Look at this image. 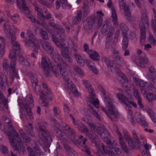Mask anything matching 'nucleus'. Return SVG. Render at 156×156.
Returning a JSON list of instances; mask_svg holds the SVG:
<instances>
[{"mask_svg":"<svg viewBox=\"0 0 156 156\" xmlns=\"http://www.w3.org/2000/svg\"><path fill=\"white\" fill-rule=\"evenodd\" d=\"M52 121L55 124L51 127L53 133L63 140L66 138V136L70 138L71 136H74L76 132L66 123L62 122L60 124L56 123V120L53 119Z\"/></svg>","mask_w":156,"mask_h":156,"instance_id":"1","label":"nucleus"},{"mask_svg":"<svg viewBox=\"0 0 156 156\" xmlns=\"http://www.w3.org/2000/svg\"><path fill=\"white\" fill-rule=\"evenodd\" d=\"M90 138L92 142L95 144V146L97 148V154L98 156H104V154L102 151V148L104 153L105 154H108L109 156H116L115 154L113 153V150L116 153H118L119 151V148L114 146L111 142L108 145V147L105 148L103 144H100L99 139L97 136H95L94 138Z\"/></svg>","mask_w":156,"mask_h":156,"instance_id":"2","label":"nucleus"},{"mask_svg":"<svg viewBox=\"0 0 156 156\" xmlns=\"http://www.w3.org/2000/svg\"><path fill=\"white\" fill-rule=\"evenodd\" d=\"M3 119L5 122L8 128L12 130V132L9 131L7 133V135L9 137L10 143L11 146L14 148L15 150H18L19 146L22 143V140L20 137L17 132L14 129L12 124L11 120L8 118H4Z\"/></svg>","mask_w":156,"mask_h":156,"instance_id":"3","label":"nucleus"},{"mask_svg":"<svg viewBox=\"0 0 156 156\" xmlns=\"http://www.w3.org/2000/svg\"><path fill=\"white\" fill-rule=\"evenodd\" d=\"M11 37V41L12 45V48L9 54V57L12 59L14 60L15 62H12L11 63V66L13 70H15V65L16 62V53H18L20 49V45L19 43L16 41V37L15 35L11 34L9 35Z\"/></svg>","mask_w":156,"mask_h":156,"instance_id":"4","label":"nucleus"},{"mask_svg":"<svg viewBox=\"0 0 156 156\" xmlns=\"http://www.w3.org/2000/svg\"><path fill=\"white\" fill-rule=\"evenodd\" d=\"M58 35L55 36L54 35H52V40L57 46L62 49L61 55L66 61L69 64H71L73 62L72 58L63 51L64 50L67 51L68 50V48L64 47L62 45V43L64 41V39L62 38H59L58 37Z\"/></svg>","mask_w":156,"mask_h":156,"instance_id":"5","label":"nucleus"},{"mask_svg":"<svg viewBox=\"0 0 156 156\" xmlns=\"http://www.w3.org/2000/svg\"><path fill=\"white\" fill-rule=\"evenodd\" d=\"M27 35L29 38V40L25 41V45L27 47H30L32 51L38 52V49L40 48L39 43L38 40L33 35L32 32L28 30L27 31Z\"/></svg>","mask_w":156,"mask_h":156,"instance_id":"6","label":"nucleus"},{"mask_svg":"<svg viewBox=\"0 0 156 156\" xmlns=\"http://www.w3.org/2000/svg\"><path fill=\"white\" fill-rule=\"evenodd\" d=\"M139 27L140 30V43L143 45L146 37L145 28L149 27L148 16L146 14H143L139 21Z\"/></svg>","mask_w":156,"mask_h":156,"instance_id":"7","label":"nucleus"},{"mask_svg":"<svg viewBox=\"0 0 156 156\" xmlns=\"http://www.w3.org/2000/svg\"><path fill=\"white\" fill-rule=\"evenodd\" d=\"M96 13V17L94 16H92L89 18L88 20V27L90 28L96 26L99 28L102 24L103 14L101 11L97 12Z\"/></svg>","mask_w":156,"mask_h":156,"instance_id":"8","label":"nucleus"},{"mask_svg":"<svg viewBox=\"0 0 156 156\" xmlns=\"http://www.w3.org/2000/svg\"><path fill=\"white\" fill-rule=\"evenodd\" d=\"M103 34L106 35V42L110 43L113 34L114 32V29L112 25L108 21L105 23L101 30Z\"/></svg>","mask_w":156,"mask_h":156,"instance_id":"9","label":"nucleus"},{"mask_svg":"<svg viewBox=\"0 0 156 156\" xmlns=\"http://www.w3.org/2000/svg\"><path fill=\"white\" fill-rule=\"evenodd\" d=\"M65 63L63 62L62 63L58 64L57 66H53L52 67L51 70L54 73V75L56 76H58L59 75V69L61 74L62 75L63 78L66 81L68 82L69 79L66 76L67 71L66 68L65 67Z\"/></svg>","mask_w":156,"mask_h":156,"instance_id":"10","label":"nucleus"},{"mask_svg":"<svg viewBox=\"0 0 156 156\" xmlns=\"http://www.w3.org/2000/svg\"><path fill=\"white\" fill-rule=\"evenodd\" d=\"M51 61L47 56L42 57L41 61V66L43 69L44 74L48 77L50 73V67L52 66Z\"/></svg>","mask_w":156,"mask_h":156,"instance_id":"11","label":"nucleus"},{"mask_svg":"<svg viewBox=\"0 0 156 156\" xmlns=\"http://www.w3.org/2000/svg\"><path fill=\"white\" fill-rule=\"evenodd\" d=\"M97 132L99 134L102 139L108 145L111 143L110 140V136L108 131L104 126L98 127L96 129Z\"/></svg>","mask_w":156,"mask_h":156,"instance_id":"12","label":"nucleus"},{"mask_svg":"<svg viewBox=\"0 0 156 156\" xmlns=\"http://www.w3.org/2000/svg\"><path fill=\"white\" fill-rule=\"evenodd\" d=\"M113 128L115 132L119 136L118 140L122 148L125 152L128 153L129 152V150L124 141L123 136L121 133L119 131L117 126L116 125H114Z\"/></svg>","mask_w":156,"mask_h":156,"instance_id":"13","label":"nucleus"},{"mask_svg":"<svg viewBox=\"0 0 156 156\" xmlns=\"http://www.w3.org/2000/svg\"><path fill=\"white\" fill-rule=\"evenodd\" d=\"M10 59L12 60V61L10 62V67L9 65V62L7 59H4L2 63V66L4 70H5L6 72H9L10 70V69H11V70L12 71L13 74V76H14L16 78L19 79V76L18 74V72L17 71V69H16V62L15 65V70L14 71V70H13L12 68L11 67V63L12 62H15L14 60L13 59H12L10 57Z\"/></svg>","mask_w":156,"mask_h":156,"instance_id":"14","label":"nucleus"},{"mask_svg":"<svg viewBox=\"0 0 156 156\" xmlns=\"http://www.w3.org/2000/svg\"><path fill=\"white\" fill-rule=\"evenodd\" d=\"M28 100V103L23 105L28 116L30 117H33V113L31 110L34 106V100L32 96L30 95Z\"/></svg>","mask_w":156,"mask_h":156,"instance_id":"15","label":"nucleus"},{"mask_svg":"<svg viewBox=\"0 0 156 156\" xmlns=\"http://www.w3.org/2000/svg\"><path fill=\"white\" fill-rule=\"evenodd\" d=\"M101 60L106 63L107 67L110 68L112 71L119 73L120 71L116 67V65L112 61H110L108 58L103 56L102 57Z\"/></svg>","mask_w":156,"mask_h":156,"instance_id":"16","label":"nucleus"},{"mask_svg":"<svg viewBox=\"0 0 156 156\" xmlns=\"http://www.w3.org/2000/svg\"><path fill=\"white\" fill-rule=\"evenodd\" d=\"M78 137V139L75 141V143L80 144L82 147L81 150L83 151H85L87 154H88V147L85 145L86 142L87 141L86 138H84L83 136H75V139Z\"/></svg>","mask_w":156,"mask_h":156,"instance_id":"17","label":"nucleus"},{"mask_svg":"<svg viewBox=\"0 0 156 156\" xmlns=\"http://www.w3.org/2000/svg\"><path fill=\"white\" fill-rule=\"evenodd\" d=\"M30 80L32 84V87L35 93L38 94L41 90V87L38 85V80L37 78L33 75H31L30 76Z\"/></svg>","mask_w":156,"mask_h":156,"instance_id":"18","label":"nucleus"},{"mask_svg":"<svg viewBox=\"0 0 156 156\" xmlns=\"http://www.w3.org/2000/svg\"><path fill=\"white\" fill-rule=\"evenodd\" d=\"M118 99L122 101L127 106L129 107L131 105H132L135 108L137 107V105L136 103L130 101L127 98L125 97L121 93H118L117 94Z\"/></svg>","mask_w":156,"mask_h":156,"instance_id":"19","label":"nucleus"},{"mask_svg":"<svg viewBox=\"0 0 156 156\" xmlns=\"http://www.w3.org/2000/svg\"><path fill=\"white\" fill-rule=\"evenodd\" d=\"M41 44L43 48L48 53L51 54H52L54 48L51 46L50 44L47 41H42L41 42Z\"/></svg>","mask_w":156,"mask_h":156,"instance_id":"20","label":"nucleus"},{"mask_svg":"<svg viewBox=\"0 0 156 156\" xmlns=\"http://www.w3.org/2000/svg\"><path fill=\"white\" fill-rule=\"evenodd\" d=\"M48 134V132L47 130L42 128L41 126H39L38 129V136L41 140H45Z\"/></svg>","mask_w":156,"mask_h":156,"instance_id":"21","label":"nucleus"},{"mask_svg":"<svg viewBox=\"0 0 156 156\" xmlns=\"http://www.w3.org/2000/svg\"><path fill=\"white\" fill-rule=\"evenodd\" d=\"M40 99L41 101V104L42 106L46 107L48 105L49 101L47 98L46 95L43 90L40 93Z\"/></svg>","mask_w":156,"mask_h":156,"instance_id":"22","label":"nucleus"},{"mask_svg":"<svg viewBox=\"0 0 156 156\" xmlns=\"http://www.w3.org/2000/svg\"><path fill=\"white\" fill-rule=\"evenodd\" d=\"M127 142L129 146L131 149H137L140 148L139 140H136L135 141H133L132 138L128 141Z\"/></svg>","mask_w":156,"mask_h":156,"instance_id":"23","label":"nucleus"},{"mask_svg":"<svg viewBox=\"0 0 156 156\" xmlns=\"http://www.w3.org/2000/svg\"><path fill=\"white\" fill-rule=\"evenodd\" d=\"M148 78L153 83L156 82V72L154 67L151 66L149 69Z\"/></svg>","mask_w":156,"mask_h":156,"instance_id":"24","label":"nucleus"},{"mask_svg":"<svg viewBox=\"0 0 156 156\" xmlns=\"http://www.w3.org/2000/svg\"><path fill=\"white\" fill-rule=\"evenodd\" d=\"M88 54L90 58L94 61H98L100 59V55L96 51L88 49Z\"/></svg>","mask_w":156,"mask_h":156,"instance_id":"25","label":"nucleus"},{"mask_svg":"<svg viewBox=\"0 0 156 156\" xmlns=\"http://www.w3.org/2000/svg\"><path fill=\"white\" fill-rule=\"evenodd\" d=\"M124 17L130 22L133 21L135 20V19L131 15V13L130 11L129 7L123 10Z\"/></svg>","mask_w":156,"mask_h":156,"instance_id":"26","label":"nucleus"},{"mask_svg":"<svg viewBox=\"0 0 156 156\" xmlns=\"http://www.w3.org/2000/svg\"><path fill=\"white\" fill-rule=\"evenodd\" d=\"M42 86L44 90L46 92L47 95H48V99L50 100H52L53 99V97L50 88L46 84L44 83H42Z\"/></svg>","mask_w":156,"mask_h":156,"instance_id":"27","label":"nucleus"},{"mask_svg":"<svg viewBox=\"0 0 156 156\" xmlns=\"http://www.w3.org/2000/svg\"><path fill=\"white\" fill-rule=\"evenodd\" d=\"M82 16V11L81 10L77 11V15L73 18V24H78L81 20Z\"/></svg>","mask_w":156,"mask_h":156,"instance_id":"28","label":"nucleus"},{"mask_svg":"<svg viewBox=\"0 0 156 156\" xmlns=\"http://www.w3.org/2000/svg\"><path fill=\"white\" fill-rule=\"evenodd\" d=\"M133 80L136 85L141 88V90H142L143 88L145 87L147 83V82H145L143 80L137 78H134Z\"/></svg>","mask_w":156,"mask_h":156,"instance_id":"29","label":"nucleus"},{"mask_svg":"<svg viewBox=\"0 0 156 156\" xmlns=\"http://www.w3.org/2000/svg\"><path fill=\"white\" fill-rule=\"evenodd\" d=\"M88 102L91 103L96 108L99 107V101L96 96L88 97Z\"/></svg>","mask_w":156,"mask_h":156,"instance_id":"30","label":"nucleus"},{"mask_svg":"<svg viewBox=\"0 0 156 156\" xmlns=\"http://www.w3.org/2000/svg\"><path fill=\"white\" fill-rule=\"evenodd\" d=\"M108 104L107 105V107L108 108V111L111 113L114 116H120L119 113L117 112L114 111L113 109V105L112 102L110 100H109L108 101Z\"/></svg>","mask_w":156,"mask_h":156,"instance_id":"31","label":"nucleus"},{"mask_svg":"<svg viewBox=\"0 0 156 156\" xmlns=\"http://www.w3.org/2000/svg\"><path fill=\"white\" fill-rule=\"evenodd\" d=\"M48 25L49 26L59 30L62 33L64 32V30L62 26L57 23H55L54 21L49 22L48 23Z\"/></svg>","mask_w":156,"mask_h":156,"instance_id":"32","label":"nucleus"},{"mask_svg":"<svg viewBox=\"0 0 156 156\" xmlns=\"http://www.w3.org/2000/svg\"><path fill=\"white\" fill-rule=\"evenodd\" d=\"M12 30L11 26L8 23L4 24V32L7 36L11 35Z\"/></svg>","mask_w":156,"mask_h":156,"instance_id":"33","label":"nucleus"},{"mask_svg":"<svg viewBox=\"0 0 156 156\" xmlns=\"http://www.w3.org/2000/svg\"><path fill=\"white\" fill-rule=\"evenodd\" d=\"M111 9L112 11V21L115 26H117L118 25V19L116 11L114 8L113 7H111Z\"/></svg>","mask_w":156,"mask_h":156,"instance_id":"34","label":"nucleus"},{"mask_svg":"<svg viewBox=\"0 0 156 156\" xmlns=\"http://www.w3.org/2000/svg\"><path fill=\"white\" fill-rule=\"evenodd\" d=\"M0 101H1L2 103L3 104L4 106L6 109L9 108L8 103L9 101L4 96L2 92H0Z\"/></svg>","mask_w":156,"mask_h":156,"instance_id":"35","label":"nucleus"},{"mask_svg":"<svg viewBox=\"0 0 156 156\" xmlns=\"http://www.w3.org/2000/svg\"><path fill=\"white\" fill-rule=\"evenodd\" d=\"M75 58L76 60L77 63L80 66H83L85 64V62L80 55L75 53L74 54Z\"/></svg>","mask_w":156,"mask_h":156,"instance_id":"36","label":"nucleus"},{"mask_svg":"<svg viewBox=\"0 0 156 156\" xmlns=\"http://www.w3.org/2000/svg\"><path fill=\"white\" fill-rule=\"evenodd\" d=\"M68 84L69 85L68 86L69 87H70V90L73 94L75 97L78 96H79V93L76 85L74 84H69L68 83Z\"/></svg>","mask_w":156,"mask_h":156,"instance_id":"37","label":"nucleus"},{"mask_svg":"<svg viewBox=\"0 0 156 156\" xmlns=\"http://www.w3.org/2000/svg\"><path fill=\"white\" fill-rule=\"evenodd\" d=\"M33 127L30 123L29 124L28 126L25 129V131L30 136L34 137L35 136V134L33 132Z\"/></svg>","mask_w":156,"mask_h":156,"instance_id":"38","label":"nucleus"},{"mask_svg":"<svg viewBox=\"0 0 156 156\" xmlns=\"http://www.w3.org/2000/svg\"><path fill=\"white\" fill-rule=\"evenodd\" d=\"M137 122L144 127L148 126V123L145 120L144 118H136Z\"/></svg>","mask_w":156,"mask_h":156,"instance_id":"39","label":"nucleus"},{"mask_svg":"<svg viewBox=\"0 0 156 156\" xmlns=\"http://www.w3.org/2000/svg\"><path fill=\"white\" fill-rule=\"evenodd\" d=\"M139 64L140 66L142 67H144V64H146L148 62V59L146 55L140 58L139 60Z\"/></svg>","mask_w":156,"mask_h":156,"instance_id":"40","label":"nucleus"},{"mask_svg":"<svg viewBox=\"0 0 156 156\" xmlns=\"http://www.w3.org/2000/svg\"><path fill=\"white\" fill-rule=\"evenodd\" d=\"M118 1L120 9L123 10L129 7V6L126 4V0H118Z\"/></svg>","mask_w":156,"mask_h":156,"instance_id":"41","label":"nucleus"},{"mask_svg":"<svg viewBox=\"0 0 156 156\" xmlns=\"http://www.w3.org/2000/svg\"><path fill=\"white\" fill-rule=\"evenodd\" d=\"M114 61L118 65L121 66L123 64L124 60L120 55H117L114 58Z\"/></svg>","mask_w":156,"mask_h":156,"instance_id":"42","label":"nucleus"},{"mask_svg":"<svg viewBox=\"0 0 156 156\" xmlns=\"http://www.w3.org/2000/svg\"><path fill=\"white\" fill-rule=\"evenodd\" d=\"M40 34L41 35V37L44 40H47L49 39L48 36V34L47 32L42 28L39 29Z\"/></svg>","mask_w":156,"mask_h":156,"instance_id":"43","label":"nucleus"},{"mask_svg":"<svg viewBox=\"0 0 156 156\" xmlns=\"http://www.w3.org/2000/svg\"><path fill=\"white\" fill-rule=\"evenodd\" d=\"M146 100L149 102L150 101L156 100V95L151 93H148L146 96Z\"/></svg>","mask_w":156,"mask_h":156,"instance_id":"44","label":"nucleus"},{"mask_svg":"<svg viewBox=\"0 0 156 156\" xmlns=\"http://www.w3.org/2000/svg\"><path fill=\"white\" fill-rule=\"evenodd\" d=\"M32 147L35 151L36 153L37 156H41V153L39 148V147L35 143L32 145Z\"/></svg>","mask_w":156,"mask_h":156,"instance_id":"45","label":"nucleus"},{"mask_svg":"<svg viewBox=\"0 0 156 156\" xmlns=\"http://www.w3.org/2000/svg\"><path fill=\"white\" fill-rule=\"evenodd\" d=\"M83 16L86 17L88 15V3L84 2L83 6Z\"/></svg>","mask_w":156,"mask_h":156,"instance_id":"46","label":"nucleus"},{"mask_svg":"<svg viewBox=\"0 0 156 156\" xmlns=\"http://www.w3.org/2000/svg\"><path fill=\"white\" fill-rule=\"evenodd\" d=\"M19 59L20 62L23 65L26 66H29L30 65L29 62L27 59L24 58L22 56H20Z\"/></svg>","mask_w":156,"mask_h":156,"instance_id":"47","label":"nucleus"},{"mask_svg":"<svg viewBox=\"0 0 156 156\" xmlns=\"http://www.w3.org/2000/svg\"><path fill=\"white\" fill-rule=\"evenodd\" d=\"M77 128L80 131L85 133H87L88 131V129L87 127L85 126L82 123Z\"/></svg>","mask_w":156,"mask_h":156,"instance_id":"48","label":"nucleus"},{"mask_svg":"<svg viewBox=\"0 0 156 156\" xmlns=\"http://www.w3.org/2000/svg\"><path fill=\"white\" fill-rule=\"evenodd\" d=\"M88 68L89 69L94 73L95 74H98V71L96 67L94 66L91 65L90 64V62L88 63Z\"/></svg>","mask_w":156,"mask_h":156,"instance_id":"49","label":"nucleus"},{"mask_svg":"<svg viewBox=\"0 0 156 156\" xmlns=\"http://www.w3.org/2000/svg\"><path fill=\"white\" fill-rule=\"evenodd\" d=\"M128 39L126 38H123L122 44V49L125 50L128 47Z\"/></svg>","mask_w":156,"mask_h":156,"instance_id":"50","label":"nucleus"},{"mask_svg":"<svg viewBox=\"0 0 156 156\" xmlns=\"http://www.w3.org/2000/svg\"><path fill=\"white\" fill-rule=\"evenodd\" d=\"M122 133L125 139L127 141L130 140V139L132 138L128 134V132L126 130L123 129V130Z\"/></svg>","mask_w":156,"mask_h":156,"instance_id":"51","label":"nucleus"},{"mask_svg":"<svg viewBox=\"0 0 156 156\" xmlns=\"http://www.w3.org/2000/svg\"><path fill=\"white\" fill-rule=\"evenodd\" d=\"M148 41L150 43L153 44L154 45L156 44V41L152 35H149Z\"/></svg>","mask_w":156,"mask_h":156,"instance_id":"52","label":"nucleus"},{"mask_svg":"<svg viewBox=\"0 0 156 156\" xmlns=\"http://www.w3.org/2000/svg\"><path fill=\"white\" fill-rule=\"evenodd\" d=\"M5 79L4 76L2 73H0V85L1 86H3L5 83Z\"/></svg>","mask_w":156,"mask_h":156,"instance_id":"53","label":"nucleus"},{"mask_svg":"<svg viewBox=\"0 0 156 156\" xmlns=\"http://www.w3.org/2000/svg\"><path fill=\"white\" fill-rule=\"evenodd\" d=\"M120 83L122 84L125 83V82H126L127 80L126 76L124 75L123 73H121L120 75Z\"/></svg>","mask_w":156,"mask_h":156,"instance_id":"54","label":"nucleus"},{"mask_svg":"<svg viewBox=\"0 0 156 156\" xmlns=\"http://www.w3.org/2000/svg\"><path fill=\"white\" fill-rule=\"evenodd\" d=\"M5 42L4 38L2 36H0V47L4 48L5 47Z\"/></svg>","mask_w":156,"mask_h":156,"instance_id":"55","label":"nucleus"},{"mask_svg":"<svg viewBox=\"0 0 156 156\" xmlns=\"http://www.w3.org/2000/svg\"><path fill=\"white\" fill-rule=\"evenodd\" d=\"M133 94L136 99H138L141 98L138 90L135 88H134L133 89Z\"/></svg>","mask_w":156,"mask_h":156,"instance_id":"56","label":"nucleus"},{"mask_svg":"<svg viewBox=\"0 0 156 156\" xmlns=\"http://www.w3.org/2000/svg\"><path fill=\"white\" fill-rule=\"evenodd\" d=\"M147 113L150 117H153L155 116L154 112L150 108H147Z\"/></svg>","mask_w":156,"mask_h":156,"instance_id":"57","label":"nucleus"},{"mask_svg":"<svg viewBox=\"0 0 156 156\" xmlns=\"http://www.w3.org/2000/svg\"><path fill=\"white\" fill-rule=\"evenodd\" d=\"M120 29L122 31H127L128 28L124 23H121L120 24Z\"/></svg>","mask_w":156,"mask_h":156,"instance_id":"58","label":"nucleus"},{"mask_svg":"<svg viewBox=\"0 0 156 156\" xmlns=\"http://www.w3.org/2000/svg\"><path fill=\"white\" fill-rule=\"evenodd\" d=\"M74 69L80 75L83 76L84 75L83 72L78 66H75L74 68Z\"/></svg>","mask_w":156,"mask_h":156,"instance_id":"59","label":"nucleus"},{"mask_svg":"<svg viewBox=\"0 0 156 156\" xmlns=\"http://www.w3.org/2000/svg\"><path fill=\"white\" fill-rule=\"evenodd\" d=\"M0 149L2 152L5 154H7L8 152V148L7 147L3 145H1L0 146Z\"/></svg>","mask_w":156,"mask_h":156,"instance_id":"60","label":"nucleus"},{"mask_svg":"<svg viewBox=\"0 0 156 156\" xmlns=\"http://www.w3.org/2000/svg\"><path fill=\"white\" fill-rule=\"evenodd\" d=\"M72 119L73 124L76 128H77L81 123L79 121L75 119L74 118H72Z\"/></svg>","mask_w":156,"mask_h":156,"instance_id":"61","label":"nucleus"},{"mask_svg":"<svg viewBox=\"0 0 156 156\" xmlns=\"http://www.w3.org/2000/svg\"><path fill=\"white\" fill-rule=\"evenodd\" d=\"M64 147L65 148L67 154H68L73 151V149L70 147L67 144H65L64 145Z\"/></svg>","mask_w":156,"mask_h":156,"instance_id":"62","label":"nucleus"},{"mask_svg":"<svg viewBox=\"0 0 156 156\" xmlns=\"http://www.w3.org/2000/svg\"><path fill=\"white\" fill-rule=\"evenodd\" d=\"M38 17L42 21H44V15L42 12H40V11H37L36 13Z\"/></svg>","mask_w":156,"mask_h":156,"instance_id":"63","label":"nucleus"},{"mask_svg":"<svg viewBox=\"0 0 156 156\" xmlns=\"http://www.w3.org/2000/svg\"><path fill=\"white\" fill-rule=\"evenodd\" d=\"M27 150L29 154V156H35L34 151L30 147H28L27 148Z\"/></svg>","mask_w":156,"mask_h":156,"instance_id":"64","label":"nucleus"}]
</instances>
